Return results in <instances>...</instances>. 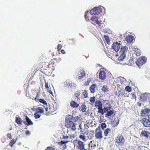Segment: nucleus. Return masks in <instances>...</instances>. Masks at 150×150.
<instances>
[{"label": "nucleus", "mask_w": 150, "mask_h": 150, "mask_svg": "<svg viewBox=\"0 0 150 150\" xmlns=\"http://www.w3.org/2000/svg\"><path fill=\"white\" fill-rule=\"evenodd\" d=\"M65 124L66 127L71 128L73 131H75L76 129L75 122L74 121H72L71 119L66 120Z\"/></svg>", "instance_id": "1"}, {"label": "nucleus", "mask_w": 150, "mask_h": 150, "mask_svg": "<svg viewBox=\"0 0 150 150\" xmlns=\"http://www.w3.org/2000/svg\"><path fill=\"white\" fill-rule=\"evenodd\" d=\"M104 8L101 6H100L99 7L93 8L90 11V13L92 15H99L102 12V8Z\"/></svg>", "instance_id": "2"}, {"label": "nucleus", "mask_w": 150, "mask_h": 150, "mask_svg": "<svg viewBox=\"0 0 150 150\" xmlns=\"http://www.w3.org/2000/svg\"><path fill=\"white\" fill-rule=\"evenodd\" d=\"M116 143L121 146L123 145L125 142L124 137L121 134H118L115 139Z\"/></svg>", "instance_id": "3"}, {"label": "nucleus", "mask_w": 150, "mask_h": 150, "mask_svg": "<svg viewBox=\"0 0 150 150\" xmlns=\"http://www.w3.org/2000/svg\"><path fill=\"white\" fill-rule=\"evenodd\" d=\"M147 59L145 57H142L139 58L136 62L137 66L140 67L145 64L146 62Z\"/></svg>", "instance_id": "4"}, {"label": "nucleus", "mask_w": 150, "mask_h": 150, "mask_svg": "<svg viewBox=\"0 0 150 150\" xmlns=\"http://www.w3.org/2000/svg\"><path fill=\"white\" fill-rule=\"evenodd\" d=\"M150 114V109L149 108H144L142 110L141 116L143 117H147Z\"/></svg>", "instance_id": "5"}, {"label": "nucleus", "mask_w": 150, "mask_h": 150, "mask_svg": "<svg viewBox=\"0 0 150 150\" xmlns=\"http://www.w3.org/2000/svg\"><path fill=\"white\" fill-rule=\"evenodd\" d=\"M140 135L147 139H150V133L149 131L146 130H142Z\"/></svg>", "instance_id": "6"}, {"label": "nucleus", "mask_w": 150, "mask_h": 150, "mask_svg": "<svg viewBox=\"0 0 150 150\" xmlns=\"http://www.w3.org/2000/svg\"><path fill=\"white\" fill-rule=\"evenodd\" d=\"M102 131L100 129H96V137L98 139H101L102 138Z\"/></svg>", "instance_id": "7"}, {"label": "nucleus", "mask_w": 150, "mask_h": 150, "mask_svg": "<svg viewBox=\"0 0 150 150\" xmlns=\"http://www.w3.org/2000/svg\"><path fill=\"white\" fill-rule=\"evenodd\" d=\"M121 44H119L117 42H115L112 45V48L114 49L116 52H117L120 49Z\"/></svg>", "instance_id": "8"}, {"label": "nucleus", "mask_w": 150, "mask_h": 150, "mask_svg": "<svg viewBox=\"0 0 150 150\" xmlns=\"http://www.w3.org/2000/svg\"><path fill=\"white\" fill-rule=\"evenodd\" d=\"M108 109V111L106 112V114L105 115V117H110L112 115H113L114 113L113 110H111V108L110 107H106V108Z\"/></svg>", "instance_id": "9"}, {"label": "nucleus", "mask_w": 150, "mask_h": 150, "mask_svg": "<svg viewBox=\"0 0 150 150\" xmlns=\"http://www.w3.org/2000/svg\"><path fill=\"white\" fill-rule=\"evenodd\" d=\"M149 96H150V93L147 94L146 93H145L142 95L141 96V98L142 100H146L149 99Z\"/></svg>", "instance_id": "10"}, {"label": "nucleus", "mask_w": 150, "mask_h": 150, "mask_svg": "<svg viewBox=\"0 0 150 150\" xmlns=\"http://www.w3.org/2000/svg\"><path fill=\"white\" fill-rule=\"evenodd\" d=\"M143 124L145 127H150V121L147 118H144L142 119Z\"/></svg>", "instance_id": "11"}, {"label": "nucleus", "mask_w": 150, "mask_h": 150, "mask_svg": "<svg viewBox=\"0 0 150 150\" xmlns=\"http://www.w3.org/2000/svg\"><path fill=\"white\" fill-rule=\"evenodd\" d=\"M106 77V74L105 72L101 71L99 74V78L102 80L105 79Z\"/></svg>", "instance_id": "12"}, {"label": "nucleus", "mask_w": 150, "mask_h": 150, "mask_svg": "<svg viewBox=\"0 0 150 150\" xmlns=\"http://www.w3.org/2000/svg\"><path fill=\"white\" fill-rule=\"evenodd\" d=\"M132 49L134 53L137 56H139L140 55V51L137 48H135L133 46L132 47Z\"/></svg>", "instance_id": "13"}, {"label": "nucleus", "mask_w": 150, "mask_h": 150, "mask_svg": "<svg viewBox=\"0 0 150 150\" xmlns=\"http://www.w3.org/2000/svg\"><path fill=\"white\" fill-rule=\"evenodd\" d=\"M106 107H105L103 108L102 107H100V108H98V112L99 113H100L101 114L103 115L104 113H106L107 111H108V109L107 108H106Z\"/></svg>", "instance_id": "14"}, {"label": "nucleus", "mask_w": 150, "mask_h": 150, "mask_svg": "<svg viewBox=\"0 0 150 150\" xmlns=\"http://www.w3.org/2000/svg\"><path fill=\"white\" fill-rule=\"evenodd\" d=\"M114 82L113 83L115 86V85L116 84V86H120V84H122L121 83V80L119 77L115 79L114 80Z\"/></svg>", "instance_id": "15"}, {"label": "nucleus", "mask_w": 150, "mask_h": 150, "mask_svg": "<svg viewBox=\"0 0 150 150\" xmlns=\"http://www.w3.org/2000/svg\"><path fill=\"white\" fill-rule=\"evenodd\" d=\"M78 147L81 150H83L84 149V145L83 142L79 141L78 142Z\"/></svg>", "instance_id": "16"}, {"label": "nucleus", "mask_w": 150, "mask_h": 150, "mask_svg": "<svg viewBox=\"0 0 150 150\" xmlns=\"http://www.w3.org/2000/svg\"><path fill=\"white\" fill-rule=\"evenodd\" d=\"M26 122L25 121L24 122L25 124L28 125H33V122L27 116L26 117Z\"/></svg>", "instance_id": "17"}, {"label": "nucleus", "mask_w": 150, "mask_h": 150, "mask_svg": "<svg viewBox=\"0 0 150 150\" xmlns=\"http://www.w3.org/2000/svg\"><path fill=\"white\" fill-rule=\"evenodd\" d=\"M125 39L128 43H130L133 41L134 37L131 35L128 36L126 37Z\"/></svg>", "instance_id": "18"}, {"label": "nucleus", "mask_w": 150, "mask_h": 150, "mask_svg": "<svg viewBox=\"0 0 150 150\" xmlns=\"http://www.w3.org/2000/svg\"><path fill=\"white\" fill-rule=\"evenodd\" d=\"M128 50V48L127 46H122L121 47V50L120 51L121 53H124L126 54Z\"/></svg>", "instance_id": "19"}, {"label": "nucleus", "mask_w": 150, "mask_h": 150, "mask_svg": "<svg viewBox=\"0 0 150 150\" xmlns=\"http://www.w3.org/2000/svg\"><path fill=\"white\" fill-rule=\"evenodd\" d=\"M119 120L117 117L116 116L114 117V120L113 121V124L114 126H117L119 123Z\"/></svg>", "instance_id": "20"}, {"label": "nucleus", "mask_w": 150, "mask_h": 150, "mask_svg": "<svg viewBox=\"0 0 150 150\" xmlns=\"http://www.w3.org/2000/svg\"><path fill=\"white\" fill-rule=\"evenodd\" d=\"M96 87V86L95 84H93L91 86L90 90L91 93H93L95 92Z\"/></svg>", "instance_id": "21"}, {"label": "nucleus", "mask_w": 150, "mask_h": 150, "mask_svg": "<svg viewBox=\"0 0 150 150\" xmlns=\"http://www.w3.org/2000/svg\"><path fill=\"white\" fill-rule=\"evenodd\" d=\"M95 105L96 107L100 108L102 107V105L101 102L99 100L96 101L95 102Z\"/></svg>", "instance_id": "22"}, {"label": "nucleus", "mask_w": 150, "mask_h": 150, "mask_svg": "<svg viewBox=\"0 0 150 150\" xmlns=\"http://www.w3.org/2000/svg\"><path fill=\"white\" fill-rule=\"evenodd\" d=\"M89 149L92 150L94 149L96 146L95 144L93 143L92 141H91L89 144Z\"/></svg>", "instance_id": "23"}, {"label": "nucleus", "mask_w": 150, "mask_h": 150, "mask_svg": "<svg viewBox=\"0 0 150 150\" xmlns=\"http://www.w3.org/2000/svg\"><path fill=\"white\" fill-rule=\"evenodd\" d=\"M121 53V54L118 58V59L119 61H122L126 57V54L124 53Z\"/></svg>", "instance_id": "24"}, {"label": "nucleus", "mask_w": 150, "mask_h": 150, "mask_svg": "<svg viewBox=\"0 0 150 150\" xmlns=\"http://www.w3.org/2000/svg\"><path fill=\"white\" fill-rule=\"evenodd\" d=\"M35 100L36 101L40 102V103H41L44 105H47V102L43 99H38L36 98L35 99Z\"/></svg>", "instance_id": "25"}, {"label": "nucleus", "mask_w": 150, "mask_h": 150, "mask_svg": "<svg viewBox=\"0 0 150 150\" xmlns=\"http://www.w3.org/2000/svg\"><path fill=\"white\" fill-rule=\"evenodd\" d=\"M70 104L71 106L73 108H76L78 107L79 105L76 102L74 101H71Z\"/></svg>", "instance_id": "26"}, {"label": "nucleus", "mask_w": 150, "mask_h": 150, "mask_svg": "<svg viewBox=\"0 0 150 150\" xmlns=\"http://www.w3.org/2000/svg\"><path fill=\"white\" fill-rule=\"evenodd\" d=\"M111 132V129L109 128H107L104 131V135L105 136H107L108 135V134Z\"/></svg>", "instance_id": "27"}, {"label": "nucleus", "mask_w": 150, "mask_h": 150, "mask_svg": "<svg viewBox=\"0 0 150 150\" xmlns=\"http://www.w3.org/2000/svg\"><path fill=\"white\" fill-rule=\"evenodd\" d=\"M16 121L18 125H21L22 120L20 117H16Z\"/></svg>", "instance_id": "28"}, {"label": "nucleus", "mask_w": 150, "mask_h": 150, "mask_svg": "<svg viewBox=\"0 0 150 150\" xmlns=\"http://www.w3.org/2000/svg\"><path fill=\"white\" fill-rule=\"evenodd\" d=\"M36 110L37 111H38V112H39V113H42L44 112V109L40 107H38L37 108Z\"/></svg>", "instance_id": "29"}, {"label": "nucleus", "mask_w": 150, "mask_h": 150, "mask_svg": "<svg viewBox=\"0 0 150 150\" xmlns=\"http://www.w3.org/2000/svg\"><path fill=\"white\" fill-rule=\"evenodd\" d=\"M79 110L82 112H84L86 110V106L85 105H82L79 108Z\"/></svg>", "instance_id": "30"}, {"label": "nucleus", "mask_w": 150, "mask_h": 150, "mask_svg": "<svg viewBox=\"0 0 150 150\" xmlns=\"http://www.w3.org/2000/svg\"><path fill=\"white\" fill-rule=\"evenodd\" d=\"M137 146V149L138 150H145L146 149H144V148H147L146 147H145L142 146Z\"/></svg>", "instance_id": "31"}, {"label": "nucleus", "mask_w": 150, "mask_h": 150, "mask_svg": "<svg viewBox=\"0 0 150 150\" xmlns=\"http://www.w3.org/2000/svg\"><path fill=\"white\" fill-rule=\"evenodd\" d=\"M39 112H36L34 114V116L36 119L39 118L40 117V115L39 113Z\"/></svg>", "instance_id": "32"}, {"label": "nucleus", "mask_w": 150, "mask_h": 150, "mask_svg": "<svg viewBox=\"0 0 150 150\" xmlns=\"http://www.w3.org/2000/svg\"><path fill=\"white\" fill-rule=\"evenodd\" d=\"M101 89L102 91L104 92H107L108 90V89L107 88V87L106 86H103Z\"/></svg>", "instance_id": "33"}, {"label": "nucleus", "mask_w": 150, "mask_h": 150, "mask_svg": "<svg viewBox=\"0 0 150 150\" xmlns=\"http://www.w3.org/2000/svg\"><path fill=\"white\" fill-rule=\"evenodd\" d=\"M83 94L84 98H86L88 96L87 91L86 90H84L83 92Z\"/></svg>", "instance_id": "34"}, {"label": "nucleus", "mask_w": 150, "mask_h": 150, "mask_svg": "<svg viewBox=\"0 0 150 150\" xmlns=\"http://www.w3.org/2000/svg\"><path fill=\"white\" fill-rule=\"evenodd\" d=\"M16 142V141H15L14 139H12L11 140L10 143V145L12 147L13 144H14L15 142Z\"/></svg>", "instance_id": "35"}, {"label": "nucleus", "mask_w": 150, "mask_h": 150, "mask_svg": "<svg viewBox=\"0 0 150 150\" xmlns=\"http://www.w3.org/2000/svg\"><path fill=\"white\" fill-rule=\"evenodd\" d=\"M101 126L102 129H104L106 127V125L105 122H103L101 124Z\"/></svg>", "instance_id": "36"}, {"label": "nucleus", "mask_w": 150, "mask_h": 150, "mask_svg": "<svg viewBox=\"0 0 150 150\" xmlns=\"http://www.w3.org/2000/svg\"><path fill=\"white\" fill-rule=\"evenodd\" d=\"M125 90L127 91L130 92L132 91V89L129 86H127L125 87Z\"/></svg>", "instance_id": "37"}, {"label": "nucleus", "mask_w": 150, "mask_h": 150, "mask_svg": "<svg viewBox=\"0 0 150 150\" xmlns=\"http://www.w3.org/2000/svg\"><path fill=\"white\" fill-rule=\"evenodd\" d=\"M79 138L80 139L82 140L83 141H86V138L83 135H80L79 136Z\"/></svg>", "instance_id": "38"}, {"label": "nucleus", "mask_w": 150, "mask_h": 150, "mask_svg": "<svg viewBox=\"0 0 150 150\" xmlns=\"http://www.w3.org/2000/svg\"><path fill=\"white\" fill-rule=\"evenodd\" d=\"M45 86L46 88H47V90H48L50 89V88L49 87V84L48 82H46L45 81Z\"/></svg>", "instance_id": "39"}, {"label": "nucleus", "mask_w": 150, "mask_h": 150, "mask_svg": "<svg viewBox=\"0 0 150 150\" xmlns=\"http://www.w3.org/2000/svg\"><path fill=\"white\" fill-rule=\"evenodd\" d=\"M98 19V18L96 16H93L91 17V19L93 21L96 22Z\"/></svg>", "instance_id": "40"}, {"label": "nucleus", "mask_w": 150, "mask_h": 150, "mask_svg": "<svg viewBox=\"0 0 150 150\" xmlns=\"http://www.w3.org/2000/svg\"><path fill=\"white\" fill-rule=\"evenodd\" d=\"M80 94V92L79 91H76L74 93L75 96L77 97L79 96Z\"/></svg>", "instance_id": "41"}, {"label": "nucleus", "mask_w": 150, "mask_h": 150, "mask_svg": "<svg viewBox=\"0 0 150 150\" xmlns=\"http://www.w3.org/2000/svg\"><path fill=\"white\" fill-rule=\"evenodd\" d=\"M80 75H82L83 76H85V73L84 71L83 70H81L80 71Z\"/></svg>", "instance_id": "42"}, {"label": "nucleus", "mask_w": 150, "mask_h": 150, "mask_svg": "<svg viewBox=\"0 0 150 150\" xmlns=\"http://www.w3.org/2000/svg\"><path fill=\"white\" fill-rule=\"evenodd\" d=\"M101 21H98V19L96 20L95 22L97 24H98L99 25H100L101 24Z\"/></svg>", "instance_id": "43"}, {"label": "nucleus", "mask_w": 150, "mask_h": 150, "mask_svg": "<svg viewBox=\"0 0 150 150\" xmlns=\"http://www.w3.org/2000/svg\"><path fill=\"white\" fill-rule=\"evenodd\" d=\"M90 100L91 102L93 103H94L95 101V97H92L90 99Z\"/></svg>", "instance_id": "44"}, {"label": "nucleus", "mask_w": 150, "mask_h": 150, "mask_svg": "<svg viewBox=\"0 0 150 150\" xmlns=\"http://www.w3.org/2000/svg\"><path fill=\"white\" fill-rule=\"evenodd\" d=\"M53 108H51L50 109L51 110V111L52 112H54L57 109L56 108H54V105H53Z\"/></svg>", "instance_id": "45"}, {"label": "nucleus", "mask_w": 150, "mask_h": 150, "mask_svg": "<svg viewBox=\"0 0 150 150\" xmlns=\"http://www.w3.org/2000/svg\"><path fill=\"white\" fill-rule=\"evenodd\" d=\"M45 150H55L52 147H48Z\"/></svg>", "instance_id": "46"}, {"label": "nucleus", "mask_w": 150, "mask_h": 150, "mask_svg": "<svg viewBox=\"0 0 150 150\" xmlns=\"http://www.w3.org/2000/svg\"><path fill=\"white\" fill-rule=\"evenodd\" d=\"M91 81V79H88L87 82H86V85H87L89 84V83H90Z\"/></svg>", "instance_id": "47"}, {"label": "nucleus", "mask_w": 150, "mask_h": 150, "mask_svg": "<svg viewBox=\"0 0 150 150\" xmlns=\"http://www.w3.org/2000/svg\"><path fill=\"white\" fill-rule=\"evenodd\" d=\"M7 136L10 139H11L12 138L11 135L10 133H8L7 134Z\"/></svg>", "instance_id": "48"}, {"label": "nucleus", "mask_w": 150, "mask_h": 150, "mask_svg": "<svg viewBox=\"0 0 150 150\" xmlns=\"http://www.w3.org/2000/svg\"><path fill=\"white\" fill-rule=\"evenodd\" d=\"M62 47V45H58L57 48L58 50H59L61 49Z\"/></svg>", "instance_id": "49"}, {"label": "nucleus", "mask_w": 150, "mask_h": 150, "mask_svg": "<svg viewBox=\"0 0 150 150\" xmlns=\"http://www.w3.org/2000/svg\"><path fill=\"white\" fill-rule=\"evenodd\" d=\"M25 132H26V134L27 135H29L30 134V132L29 131H26Z\"/></svg>", "instance_id": "50"}, {"label": "nucleus", "mask_w": 150, "mask_h": 150, "mask_svg": "<svg viewBox=\"0 0 150 150\" xmlns=\"http://www.w3.org/2000/svg\"><path fill=\"white\" fill-rule=\"evenodd\" d=\"M47 91L49 92V93L50 94H51L52 95H53V93L52 91L51 90H50V89L48 90H47Z\"/></svg>", "instance_id": "51"}, {"label": "nucleus", "mask_w": 150, "mask_h": 150, "mask_svg": "<svg viewBox=\"0 0 150 150\" xmlns=\"http://www.w3.org/2000/svg\"><path fill=\"white\" fill-rule=\"evenodd\" d=\"M104 37L105 38V40L107 41H108L109 40V38L108 36H106L105 35H104Z\"/></svg>", "instance_id": "52"}, {"label": "nucleus", "mask_w": 150, "mask_h": 150, "mask_svg": "<svg viewBox=\"0 0 150 150\" xmlns=\"http://www.w3.org/2000/svg\"><path fill=\"white\" fill-rule=\"evenodd\" d=\"M69 138V137L68 136H63V139H68Z\"/></svg>", "instance_id": "53"}, {"label": "nucleus", "mask_w": 150, "mask_h": 150, "mask_svg": "<svg viewBox=\"0 0 150 150\" xmlns=\"http://www.w3.org/2000/svg\"><path fill=\"white\" fill-rule=\"evenodd\" d=\"M83 76H83L82 75H81L78 77V79H81L83 77Z\"/></svg>", "instance_id": "54"}, {"label": "nucleus", "mask_w": 150, "mask_h": 150, "mask_svg": "<svg viewBox=\"0 0 150 150\" xmlns=\"http://www.w3.org/2000/svg\"><path fill=\"white\" fill-rule=\"evenodd\" d=\"M88 14V11L86 12L85 13V18H86V17L87 16V15Z\"/></svg>", "instance_id": "55"}, {"label": "nucleus", "mask_w": 150, "mask_h": 150, "mask_svg": "<svg viewBox=\"0 0 150 150\" xmlns=\"http://www.w3.org/2000/svg\"><path fill=\"white\" fill-rule=\"evenodd\" d=\"M61 52L63 54H64L65 53V52L64 50H61Z\"/></svg>", "instance_id": "56"}, {"label": "nucleus", "mask_w": 150, "mask_h": 150, "mask_svg": "<svg viewBox=\"0 0 150 150\" xmlns=\"http://www.w3.org/2000/svg\"><path fill=\"white\" fill-rule=\"evenodd\" d=\"M60 143H61L62 144H65V141H61Z\"/></svg>", "instance_id": "57"}, {"label": "nucleus", "mask_w": 150, "mask_h": 150, "mask_svg": "<svg viewBox=\"0 0 150 150\" xmlns=\"http://www.w3.org/2000/svg\"><path fill=\"white\" fill-rule=\"evenodd\" d=\"M147 118H148V119H149V120H150V114L147 117Z\"/></svg>", "instance_id": "58"}, {"label": "nucleus", "mask_w": 150, "mask_h": 150, "mask_svg": "<svg viewBox=\"0 0 150 150\" xmlns=\"http://www.w3.org/2000/svg\"><path fill=\"white\" fill-rule=\"evenodd\" d=\"M146 76H147L148 77L150 78V74H149V75H147L146 74Z\"/></svg>", "instance_id": "59"}, {"label": "nucleus", "mask_w": 150, "mask_h": 150, "mask_svg": "<svg viewBox=\"0 0 150 150\" xmlns=\"http://www.w3.org/2000/svg\"><path fill=\"white\" fill-rule=\"evenodd\" d=\"M103 31L105 32H107V29H103Z\"/></svg>", "instance_id": "60"}, {"label": "nucleus", "mask_w": 150, "mask_h": 150, "mask_svg": "<svg viewBox=\"0 0 150 150\" xmlns=\"http://www.w3.org/2000/svg\"><path fill=\"white\" fill-rule=\"evenodd\" d=\"M44 107L45 108V110L47 111H48V108H45V106H44Z\"/></svg>", "instance_id": "61"}, {"label": "nucleus", "mask_w": 150, "mask_h": 150, "mask_svg": "<svg viewBox=\"0 0 150 150\" xmlns=\"http://www.w3.org/2000/svg\"><path fill=\"white\" fill-rule=\"evenodd\" d=\"M68 141H65V143H68Z\"/></svg>", "instance_id": "62"}, {"label": "nucleus", "mask_w": 150, "mask_h": 150, "mask_svg": "<svg viewBox=\"0 0 150 150\" xmlns=\"http://www.w3.org/2000/svg\"><path fill=\"white\" fill-rule=\"evenodd\" d=\"M69 117L70 118H71L72 117H71V116H69Z\"/></svg>", "instance_id": "63"}, {"label": "nucleus", "mask_w": 150, "mask_h": 150, "mask_svg": "<svg viewBox=\"0 0 150 150\" xmlns=\"http://www.w3.org/2000/svg\"><path fill=\"white\" fill-rule=\"evenodd\" d=\"M83 150H87L86 149H84Z\"/></svg>", "instance_id": "64"}]
</instances>
